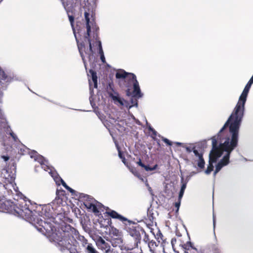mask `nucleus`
<instances>
[{
  "label": "nucleus",
  "mask_w": 253,
  "mask_h": 253,
  "mask_svg": "<svg viewBox=\"0 0 253 253\" xmlns=\"http://www.w3.org/2000/svg\"><path fill=\"white\" fill-rule=\"evenodd\" d=\"M127 231L134 241L127 244L125 250L129 253H140L142 250L138 248V245L141 242V235L144 232V229L136 223H130L127 228Z\"/></svg>",
  "instance_id": "20e7f679"
},
{
  "label": "nucleus",
  "mask_w": 253,
  "mask_h": 253,
  "mask_svg": "<svg viewBox=\"0 0 253 253\" xmlns=\"http://www.w3.org/2000/svg\"><path fill=\"white\" fill-rule=\"evenodd\" d=\"M1 158L3 159L5 162L7 161L9 159V157L8 155H1Z\"/></svg>",
  "instance_id": "ea45409f"
},
{
  "label": "nucleus",
  "mask_w": 253,
  "mask_h": 253,
  "mask_svg": "<svg viewBox=\"0 0 253 253\" xmlns=\"http://www.w3.org/2000/svg\"><path fill=\"white\" fill-rule=\"evenodd\" d=\"M99 54L100 55H104V53H103V49L102 48H101V49H99Z\"/></svg>",
  "instance_id": "a18cd8bd"
},
{
  "label": "nucleus",
  "mask_w": 253,
  "mask_h": 253,
  "mask_svg": "<svg viewBox=\"0 0 253 253\" xmlns=\"http://www.w3.org/2000/svg\"><path fill=\"white\" fill-rule=\"evenodd\" d=\"M162 140L166 143L169 146H171L172 145V142L169 140L168 139L165 138L164 137H162Z\"/></svg>",
  "instance_id": "473e14b6"
},
{
  "label": "nucleus",
  "mask_w": 253,
  "mask_h": 253,
  "mask_svg": "<svg viewBox=\"0 0 253 253\" xmlns=\"http://www.w3.org/2000/svg\"><path fill=\"white\" fill-rule=\"evenodd\" d=\"M208 250L209 253H221V249L217 241L209 244L208 246Z\"/></svg>",
  "instance_id": "dca6fc26"
},
{
  "label": "nucleus",
  "mask_w": 253,
  "mask_h": 253,
  "mask_svg": "<svg viewBox=\"0 0 253 253\" xmlns=\"http://www.w3.org/2000/svg\"><path fill=\"white\" fill-rule=\"evenodd\" d=\"M206 147V141H204L197 144L193 148V152L195 155L199 158L197 165L200 169H203L205 167V160L203 158L204 149Z\"/></svg>",
  "instance_id": "0eeeda50"
},
{
  "label": "nucleus",
  "mask_w": 253,
  "mask_h": 253,
  "mask_svg": "<svg viewBox=\"0 0 253 253\" xmlns=\"http://www.w3.org/2000/svg\"><path fill=\"white\" fill-rule=\"evenodd\" d=\"M22 149H20V151H21V153L22 154H24V153L23 152H22Z\"/></svg>",
  "instance_id": "6e6d98bb"
},
{
  "label": "nucleus",
  "mask_w": 253,
  "mask_h": 253,
  "mask_svg": "<svg viewBox=\"0 0 253 253\" xmlns=\"http://www.w3.org/2000/svg\"><path fill=\"white\" fill-rule=\"evenodd\" d=\"M149 130L152 132L151 136L154 139L157 134V132L151 126H149L148 127Z\"/></svg>",
  "instance_id": "cd10ccee"
},
{
  "label": "nucleus",
  "mask_w": 253,
  "mask_h": 253,
  "mask_svg": "<svg viewBox=\"0 0 253 253\" xmlns=\"http://www.w3.org/2000/svg\"><path fill=\"white\" fill-rule=\"evenodd\" d=\"M130 76V81L133 83V95L134 96H137V98L142 97V94L141 93L140 87L138 81L136 80V77L134 74H129Z\"/></svg>",
  "instance_id": "f8f14e48"
},
{
  "label": "nucleus",
  "mask_w": 253,
  "mask_h": 253,
  "mask_svg": "<svg viewBox=\"0 0 253 253\" xmlns=\"http://www.w3.org/2000/svg\"><path fill=\"white\" fill-rule=\"evenodd\" d=\"M149 219L152 223L153 222L154 217L153 216V214L149 216Z\"/></svg>",
  "instance_id": "c03bdc74"
},
{
  "label": "nucleus",
  "mask_w": 253,
  "mask_h": 253,
  "mask_svg": "<svg viewBox=\"0 0 253 253\" xmlns=\"http://www.w3.org/2000/svg\"><path fill=\"white\" fill-rule=\"evenodd\" d=\"M95 242L97 248L104 253H109L111 252V248L110 244L101 237L97 238Z\"/></svg>",
  "instance_id": "9b49d317"
},
{
  "label": "nucleus",
  "mask_w": 253,
  "mask_h": 253,
  "mask_svg": "<svg viewBox=\"0 0 253 253\" xmlns=\"http://www.w3.org/2000/svg\"><path fill=\"white\" fill-rule=\"evenodd\" d=\"M42 164H43V165H42V168H45V167H43V166H45V167H47V166H46V165H45L44 164L43 162H42Z\"/></svg>",
  "instance_id": "3c124183"
},
{
  "label": "nucleus",
  "mask_w": 253,
  "mask_h": 253,
  "mask_svg": "<svg viewBox=\"0 0 253 253\" xmlns=\"http://www.w3.org/2000/svg\"><path fill=\"white\" fill-rule=\"evenodd\" d=\"M53 218L42 220L38 218L36 227L43 234L56 243L62 253H78L75 246L74 236L77 230L64 222L60 223L53 221Z\"/></svg>",
  "instance_id": "f257e3e1"
},
{
  "label": "nucleus",
  "mask_w": 253,
  "mask_h": 253,
  "mask_svg": "<svg viewBox=\"0 0 253 253\" xmlns=\"http://www.w3.org/2000/svg\"><path fill=\"white\" fill-rule=\"evenodd\" d=\"M223 167L224 166L223 165L218 162L215 166V169L214 171V175H215L216 173H218Z\"/></svg>",
  "instance_id": "bb28decb"
},
{
  "label": "nucleus",
  "mask_w": 253,
  "mask_h": 253,
  "mask_svg": "<svg viewBox=\"0 0 253 253\" xmlns=\"http://www.w3.org/2000/svg\"><path fill=\"white\" fill-rule=\"evenodd\" d=\"M34 206L30 200L26 197L17 201L14 204V214L17 215L27 220H35L33 216Z\"/></svg>",
  "instance_id": "39448f33"
},
{
  "label": "nucleus",
  "mask_w": 253,
  "mask_h": 253,
  "mask_svg": "<svg viewBox=\"0 0 253 253\" xmlns=\"http://www.w3.org/2000/svg\"><path fill=\"white\" fill-rule=\"evenodd\" d=\"M141 252H140V253H143L142 252V251H140Z\"/></svg>",
  "instance_id": "4d7b16f0"
},
{
  "label": "nucleus",
  "mask_w": 253,
  "mask_h": 253,
  "mask_svg": "<svg viewBox=\"0 0 253 253\" xmlns=\"http://www.w3.org/2000/svg\"><path fill=\"white\" fill-rule=\"evenodd\" d=\"M149 251L151 253H164L165 249L163 246H160L157 244L155 241L153 242H150L148 246Z\"/></svg>",
  "instance_id": "4468645a"
},
{
  "label": "nucleus",
  "mask_w": 253,
  "mask_h": 253,
  "mask_svg": "<svg viewBox=\"0 0 253 253\" xmlns=\"http://www.w3.org/2000/svg\"><path fill=\"white\" fill-rule=\"evenodd\" d=\"M130 73H126L123 70H121L120 71L117 72L116 74V78L117 79H125L126 78H128L130 80V76L129 74Z\"/></svg>",
  "instance_id": "412c9836"
},
{
  "label": "nucleus",
  "mask_w": 253,
  "mask_h": 253,
  "mask_svg": "<svg viewBox=\"0 0 253 253\" xmlns=\"http://www.w3.org/2000/svg\"><path fill=\"white\" fill-rule=\"evenodd\" d=\"M157 239L160 243L161 240V244L160 246H163V247L165 249V247L167 244H169V242L167 241V239L165 238L164 236L161 233H159L157 234Z\"/></svg>",
  "instance_id": "aec40b11"
},
{
  "label": "nucleus",
  "mask_w": 253,
  "mask_h": 253,
  "mask_svg": "<svg viewBox=\"0 0 253 253\" xmlns=\"http://www.w3.org/2000/svg\"><path fill=\"white\" fill-rule=\"evenodd\" d=\"M137 96H134V95H133L131 98H130V102L131 104V106H137L138 105V101L137 99Z\"/></svg>",
  "instance_id": "a878e982"
},
{
  "label": "nucleus",
  "mask_w": 253,
  "mask_h": 253,
  "mask_svg": "<svg viewBox=\"0 0 253 253\" xmlns=\"http://www.w3.org/2000/svg\"><path fill=\"white\" fill-rule=\"evenodd\" d=\"M181 182L182 183V184L181 185L180 190L185 191V190L186 188L187 183L186 182H184L183 177L181 178Z\"/></svg>",
  "instance_id": "2f4dec72"
},
{
  "label": "nucleus",
  "mask_w": 253,
  "mask_h": 253,
  "mask_svg": "<svg viewBox=\"0 0 253 253\" xmlns=\"http://www.w3.org/2000/svg\"><path fill=\"white\" fill-rule=\"evenodd\" d=\"M104 222H106V224L104 225L105 227H108V226H110L112 224V221L111 219H105Z\"/></svg>",
  "instance_id": "c9c22d12"
},
{
  "label": "nucleus",
  "mask_w": 253,
  "mask_h": 253,
  "mask_svg": "<svg viewBox=\"0 0 253 253\" xmlns=\"http://www.w3.org/2000/svg\"><path fill=\"white\" fill-rule=\"evenodd\" d=\"M85 206L87 209L91 210L93 212L96 213L99 212V210L97 206L93 203H92L89 201H87L84 203Z\"/></svg>",
  "instance_id": "a211bd4d"
},
{
  "label": "nucleus",
  "mask_w": 253,
  "mask_h": 253,
  "mask_svg": "<svg viewBox=\"0 0 253 253\" xmlns=\"http://www.w3.org/2000/svg\"><path fill=\"white\" fill-rule=\"evenodd\" d=\"M77 232H78L77 234L75 235L74 238V239H75V240L76 241V243L75 244V247H76V251H77L78 253H80V252L78 251L77 249V241H76V238H77L78 239V240L80 241L81 242V244L84 247L86 245H87L88 243H87V239H86L84 237V236L79 235V232L78 231H77Z\"/></svg>",
  "instance_id": "f3484780"
},
{
  "label": "nucleus",
  "mask_w": 253,
  "mask_h": 253,
  "mask_svg": "<svg viewBox=\"0 0 253 253\" xmlns=\"http://www.w3.org/2000/svg\"><path fill=\"white\" fill-rule=\"evenodd\" d=\"M240 126L241 124L231 121L227 126L229 127L230 135L227 136L225 138L224 141L220 143L219 144H218V138L224 130L221 132L220 130L216 135H214L211 138L212 141L211 150H216L218 153H220L221 156L224 152H225V155L219 162L224 167L229 163L230 154L232 151L238 146Z\"/></svg>",
  "instance_id": "f03ea898"
},
{
  "label": "nucleus",
  "mask_w": 253,
  "mask_h": 253,
  "mask_svg": "<svg viewBox=\"0 0 253 253\" xmlns=\"http://www.w3.org/2000/svg\"><path fill=\"white\" fill-rule=\"evenodd\" d=\"M252 76H253V75Z\"/></svg>",
  "instance_id": "13d9d810"
},
{
  "label": "nucleus",
  "mask_w": 253,
  "mask_h": 253,
  "mask_svg": "<svg viewBox=\"0 0 253 253\" xmlns=\"http://www.w3.org/2000/svg\"><path fill=\"white\" fill-rule=\"evenodd\" d=\"M221 157L220 153H218L215 150H211L209 154V162L207 169L205 170L207 174H210L213 170V164L217 162V159Z\"/></svg>",
  "instance_id": "6e6552de"
},
{
  "label": "nucleus",
  "mask_w": 253,
  "mask_h": 253,
  "mask_svg": "<svg viewBox=\"0 0 253 253\" xmlns=\"http://www.w3.org/2000/svg\"><path fill=\"white\" fill-rule=\"evenodd\" d=\"M109 253H118L117 252L114 251L113 249L111 250V252ZM126 253H129L128 252L126 251Z\"/></svg>",
  "instance_id": "09e8293b"
},
{
  "label": "nucleus",
  "mask_w": 253,
  "mask_h": 253,
  "mask_svg": "<svg viewBox=\"0 0 253 253\" xmlns=\"http://www.w3.org/2000/svg\"><path fill=\"white\" fill-rule=\"evenodd\" d=\"M89 86H91L92 85V83L90 80H89Z\"/></svg>",
  "instance_id": "603ef678"
},
{
  "label": "nucleus",
  "mask_w": 253,
  "mask_h": 253,
  "mask_svg": "<svg viewBox=\"0 0 253 253\" xmlns=\"http://www.w3.org/2000/svg\"><path fill=\"white\" fill-rule=\"evenodd\" d=\"M176 144H177V145H178V146H180V145H181V143H180V142H177V143H176Z\"/></svg>",
  "instance_id": "5fc2aeb1"
},
{
  "label": "nucleus",
  "mask_w": 253,
  "mask_h": 253,
  "mask_svg": "<svg viewBox=\"0 0 253 253\" xmlns=\"http://www.w3.org/2000/svg\"><path fill=\"white\" fill-rule=\"evenodd\" d=\"M119 150V157L122 160V161L124 163H125L126 159L124 156V155L123 154L122 152L120 150V149L118 148Z\"/></svg>",
  "instance_id": "72a5a7b5"
},
{
  "label": "nucleus",
  "mask_w": 253,
  "mask_h": 253,
  "mask_svg": "<svg viewBox=\"0 0 253 253\" xmlns=\"http://www.w3.org/2000/svg\"><path fill=\"white\" fill-rule=\"evenodd\" d=\"M115 234H117L118 232H119V230H117L116 229H115Z\"/></svg>",
  "instance_id": "864d4df0"
},
{
  "label": "nucleus",
  "mask_w": 253,
  "mask_h": 253,
  "mask_svg": "<svg viewBox=\"0 0 253 253\" xmlns=\"http://www.w3.org/2000/svg\"><path fill=\"white\" fill-rule=\"evenodd\" d=\"M60 1L66 12H71L72 14L74 13V9L73 8L69 6L70 1L68 0H60Z\"/></svg>",
  "instance_id": "6ab92c4d"
},
{
  "label": "nucleus",
  "mask_w": 253,
  "mask_h": 253,
  "mask_svg": "<svg viewBox=\"0 0 253 253\" xmlns=\"http://www.w3.org/2000/svg\"><path fill=\"white\" fill-rule=\"evenodd\" d=\"M143 234H144V236L143 237V241L144 242L147 244L148 246L149 245V243L154 241V240L150 239L148 234H147L145 231L144 232H143Z\"/></svg>",
  "instance_id": "393cba45"
},
{
  "label": "nucleus",
  "mask_w": 253,
  "mask_h": 253,
  "mask_svg": "<svg viewBox=\"0 0 253 253\" xmlns=\"http://www.w3.org/2000/svg\"><path fill=\"white\" fill-rule=\"evenodd\" d=\"M184 191L180 190L179 196H178V201H181V199L182 198L183 194H184Z\"/></svg>",
  "instance_id": "e433bc0d"
},
{
  "label": "nucleus",
  "mask_w": 253,
  "mask_h": 253,
  "mask_svg": "<svg viewBox=\"0 0 253 253\" xmlns=\"http://www.w3.org/2000/svg\"><path fill=\"white\" fill-rule=\"evenodd\" d=\"M98 206L100 208V206L103 207L106 210L105 212L104 213V214H107V215L110 216L112 218L117 219L119 221L122 222L123 223L126 224V222L130 223L131 221L128 220L126 217L123 216V215L118 213L115 211L109 209L108 207H104L102 204H100Z\"/></svg>",
  "instance_id": "1a4fd4ad"
},
{
  "label": "nucleus",
  "mask_w": 253,
  "mask_h": 253,
  "mask_svg": "<svg viewBox=\"0 0 253 253\" xmlns=\"http://www.w3.org/2000/svg\"><path fill=\"white\" fill-rule=\"evenodd\" d=\"M62 185L67 190H68L72 195H74L75 194L76 191L72 189L71 187L68 186L66 182L62 179H60Z\"/></svg>",
  "instance_id": "b1692460"
},
{
  "label": "nucleus",
  "mask_w": 253,
  "mask_h": 253,
  "mask_svg": "<svg viewBox=\"0 0 253 253\" xmlns=\"http://www.w3.org/2000/svg\"><path fill=\"white\" fill-rule=\"evenodd\" d=\"M177 242V239L175 238H172L171 240V246L173 249L174 251H175V248L174 247V245L175 244H176Z\"/></svg>",
  "instance_id": "f704fd0d"
},
{
  "label": "nucleus",
  "mask_w": 253,
  "mask_h": 253,
  "mask_svg": "<svg viewBox=\"0 0 253 253\" xmlns=\"http://www.w3.org/2000/svg\"><path fill=\"white\" fill-rule=\"evenodd\" d=\"M179 246H181L182 249L185 253H198V251L196 248H195L193 244L188 241L186 243L182 244H179Z\"/></svg>",
  "instance_id": "ddd939ff"
},
{
  "label": "nucleus",
  "mask_w": 253,
  "mask_h": 253,
  "mask_svg": "<svg viewBox=\"0 0 253 253\" xmlns=\"http://www.w3.org/2000/svg\"><path fill=\"white\" fill-rule=\"evenodd\" d=\"M100 59H101V61L103 63H105V58L104 55H100Z\"/></svg>",
  "instance_id": "37998d69"
},
{
  "label": "nucleus",
  "mask_w": 253,
  "mask_h": 253,
  "mask_svg": "<svg viewBox=\"0 0 253 253\" xmlns=\"http://www.w3.org/2000/svg\"><path fill=\"white\" fill-rule=\"evenodd\" d=\"M137 165H138L139 166L144 168L145 166V165L141 162V160L140 159H139V161L136 163Z\"/></svg>",
  "instance_id": "a19ab883"
},
{
  "label": "nucleus",
  "mask_w": 253,
  "mask_h": 253,
  "mask_svg": "<svg viewBox=\"0 0 253 253\" xmlns=\"http://www.w3.org/2000/svg\"><path fill=\"white\" fill-rule=\"evenodd\" d=\"M107 88L108 89V93L109 96L114 100L118 101L121 105H123V102L119 97V94L114 91L113 85L111 84H109Z\"/></svg>",
  "instance_id": "2eb2a0df"
},
{
  "label": "nucleus",
  "mask_w": 253,
  "mask_h": 253,
  "mask_svg": "<svg viewBox=\"0 0 253 253\" xmlns=\"http://www.w3.org/2000/svg\"><path fill=\"white\" fill-rule=\"evenodd\" d=\"M184 191L180 190L179 196H178V201H181V199L182 198L183 194H184Z\"/></svg>",
  "instance_id": "58836bf2"
},
{
  "label": "nucleus",
  "mask_w": 253,
  "mask_h": 253,
  "mask_svg": "<svg viewBox=\"0 0 253 253\" xmlns=\"http://www.w3.org/2000/svg\"><path fill=\"white\" fill-rule=\"evenodd\" d=\"M57 197L60 198V196H64L65 195V191L62 189L61 190H57L56 192Z\"/></svg>",
  "instance_id": "c85d7f7f"
},
{
  "label": "nucleus",
  "mask_w": 253,
  "mask_h": 253,
  "mask_svg": "<svg viewBox=\"0 0 253 253\" xmlns=\"http://www.w3.org/2000/svg\"><path fill=\"white\" fill-rule=\"evenodd\" d=\"M89 73L91 76V79L93 83L94 88H97V76L96 72L92 69H90L89 70Z\"/></svg>",
  "instance_id": "5701e85b"
},
{
  "label": "nucleus",
  "mask_w": 253,
  "mask_h": 253,
  "mask_svg": "<svg viewBox=\"0 0 253 253\" xmlns=\"http://www.w3.org/2000/svg\"><path fill=\"white\" fill-rule=\"evenodd\" d=\"M180 202L181 201H178V202L175 203V207L177 208V210H178L179 208Z\"/></svg>",
  "instance_id": "79ce46f5"
},
{
  "label": "nucleus",
  "mask_w": 253,
  "mask_h": 253,
  "mask_svg": "<svg viewBox=\"0 0 253 253\" xmlns=\"http://www.w3.org/2000/svg\"><path fill=\"white\" fill-rule=\"evenodd\" d=\"M157 165H155L153 167H150L148 165H147V166L145 165V166L143 168H144L145 170L148 171H152V170H155L156 169V168H157Z\"/></svg>",
  "instance_id": "c756f323"
},
{
  "label": "nucleus",
  "mask_w": 253,
  "mask_h": 253,
  "mask_svg": "<svg viewBox=\"0 0 253 253\" xmlns=\"http://www.w3.org/2000/svg\"><path fill=\"white\" fill-rule=\"evenodd\" d=\"M186 150L188 152H191V150H190V149L188 147L186 148Z\"/></svg>",
  "instance_id": "8fccbe9b"
},
{
  "label": "nucleus",
  "mask_w": 253,
  "mask_h": 253,
  "mask_svg": "<svg viewBox=\"0 0 253 253\" xmlns=\"http://www.w3.org/2000/svg\"><path fill=\"white\" fill-rule=\"evenodd\" d=\"M98 48H99V49H101V48H102V45H101V42L100 41H99L98 42Z\"/></svg>",
  "instance_id": "de8ad7c7"
},
{
  "label": "nucleus",
  "mask_w": 253,
  "mask_h": 253,
  "mask_svg": "<svg viewBox=\"0 0 253 253\" xmlns=\"http://www.w3.org/2000/svg\"><path fill=\"white\" fill-rule=\"evenodd\" d=\"M184 191L180 190L179 196H178V201H181V199L182 198L183 194H184Z\"/></svg>",
  "instance_id": "4c0bfd02"
},
{
  "label": "nucleus",
  "mask_w": 253,
  "mask_h": 253,
  "mask_svg": "<svg viewBox=\"0 0 253 253\" xmlns=\"http://www.w3.org/2000/svg\"><path fill=\"white\" fill-rule=\"evenodd\" d=\"M126 93L127 96H130L131 94V93L130 92V90L129 89H128L126 90Z\"/></svg>",
  "instance_id": "49530a36"
},
{
  "label": "nucleus",
  "mask_w": 253,
  "mask_h": 253,
  "mask_svg": "<svg viewBox=\"0 0 253 253\" xmlns=\"http://www.w3.org/2000/svg\"><path fill=\"white\" fill-rule=\"evenodd\" d=\"M71 12H67L68 17L69 18V21L70 22L71 26L72 27L76 41L77 43L78 48L80 53L81 56H82L83 58H84V56L83 55L82 49L83 48H84V42H79V40L78 39L76 35V30L74 27V16L70 14Z\"/></svg>",
  "instance_id": "9d476101"
},
{
  "label": "nucleus",
  "mask_w": 253,
  "mask_h": 253,
  "mask_svg": "<svg viewBox=\"0 0 253 253\" xmlns=\"http://www.w3.org/2000/svg\"><path fill=\"white\" fill-rule=\"evenodd\" d=\"M84 18L85 20L86 21V25L85 26H84L83 28L81 29H78V33L80 36H83L84 38V41L82 42H84V44L85 45L84 42H87L89 44V51L90 53H92L93 52L92 50V47L91 43V40L90 39V33L91 31V26L90 25V19H89V13L85 12H84ZM85 47L83 48L82 49L83 52V55H84L83 51H85ZM81 57H82L81 56ZM84 58H82L83 60H84V56H83ZM83 58V57H82Z\"/></svg>",
  "instance_id": "423d86ee"
},
{
  "label": "nucleus",
  "mask_w": 253,
  "mask_h": 253,
  "mask_svg": "<svg viewBox=\"0 0 253 253\" xmlns=\"http://www.w3.org/2000/svg\"><path fill=\"white\" fill-rule=\"evenodd\" d=\"M253 84V76L251 77L248 83L246 85L242 94L240 96L239 100L236 104L233 112L220 129V132L227 127L230 122L233 121L239 124L241 122L244 116L245 105L247 100L250 89Z\"/></svg>",
  "instance_id": "7ed1b4c3"
},
{
  "label": "nucleus",
  "mask_w": 253,
  "mask_h": 253,
  "mask_svg": "<svg viewBox=\"0 0 253 253\" xmlns=\"http://www.w3.org/2000/svg\"><path fill=\"white\" fill-rule=\"evenodd\" d=\"M130 170L134 175L138 177H139L140 176L139 172L135 168H132Z\"/></svg>",
  "instance_id": "7c9ffc66"
},
{
  "label": "nucleus",
  "mask_w": 253,
  "mask_h": 253,
  "mask_svg": "<svg viewBox=\"0 0 253 253\" xmlns=\"http://www.w3.org/2000/svg\"><path fill=\"white\" fill-rule=\"evenodd\" d=\"M30 155L32 158H34L35 160L41 163V165H43L42 158L40 155H39L36 151L34 150L31 151L30 153Z\"/></svg>",
  "instance_id": "4be33fe9"
}]
</instances>
